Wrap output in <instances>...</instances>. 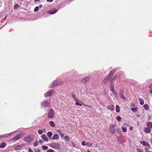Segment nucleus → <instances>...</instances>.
I'll return each instance as SVG.
<instances>
[{
	"instance_id": "obj_32",
	"label": "nucleus",
	"mask_w": 152,
	"mask_h": 152,
	"mask_svg": "<svg viewBox=\"0 0 152 152\" xmlns=\"http://www.w3.org/2000/svg\"><path fill=\"white\" fill-rule=\"evenodd\" d=\"M139 101H140V104L141 105H143L144 103V102L143 99H140Z\"/></svg>"
},
{
	"instance_id": "obj_49",
	"label": "nucleus",
	"mask_w": 152,
	"mask_h": 152,
	"mask_svg": "<svg viewBox=\"0 0 152 152\" xmlns=\"http://www.w3.org/2000/svg\"><path fill=\"white\" fill-rule=\"evenodd\" d=\"M60 135L61 137H63L64 136V134L63 133H61Z\"/></svg>"
},
{
	"instance_id": "obj_39",
	"label": "nucleus",
	"mask_w": 152,
	"mask_h": 152,
	"mask_svg": "<svg viewBox=\"0 0 152 152\" xmlns=\"http://www.w3.org/2000/svg\"><path fill=\"white\" fill-rule=\"evenodd\" d=\"M114 94H115V95H117V92L114 90H113L112 91H111Z\"/></svg>"
},
{
	"instance_id": "obj_48",
	"label": "nucleus",
	"mask_w": 152,
	"mask_h": 152,
	"mask_svg": "<svg viewBox=\"0 0 152 152\" xmlns=\"http://www.w3.org/2000/svg\"><path fill=\"white\" fill-rule=\"evenodd\" d=\"M145 151L147 152H149V151H148V148H147V147H146L145 148Z\"/></svg>"
},
{
	"instance_id": "obj_6",
	"label": "nucleus",
	"mask_w": 152,
	"mask_h": 152,
	"mask_svg": "<svg viewBox=\"0 0 152 152\" xmlns=\"http://www.w3.org/2000/svg\"><path fill=\"white\" fill-rule=\"evenodd\" d=\"M82 145L83 146L87 145L90 147H91L92 146V144L89 142L83 141L82 142Z\"/></svg>"
},
{
	"instance_id": "obj_9",
	"label": "nucleus",
	"mask_w": 152,
	"mask_h": 152,
	"mask_svg": "<svg viewBox=\"0 0 152 152\" xmlns=\"http://www.w3.org/2000/svg\"><path fill=\"white\" fill-rule=\"evenodd\" d=\"M140 143L142 144L143 145L145 146H148L149 147H150L149 144L148 142L144 141H141L140 142Z\"/></svg>"
},
{
	"instance_id": "obj_12",
	"label": "nucleus",
	"mask_w": 152,
	"mask_h": 152,
	"mask_svg": "<svg viewBox=\"0 0 152 152\" xmlns=\"http://www.w3.org/2000/svg\"><path fill=\"white\" fill-rule=\"evenodd\" d=\"M110 88L111 91L114 90V86L113 83V80H110Z\"/></svg>"
},
{
	"instance_id": "obj_2",
	"label": "nucleus",
	"mask_w": 152,
	"mask_h": 152,
	"mask_svg": "<svg viewBox=\"0 0 152 152\" xmlns=\"http://www.w3.org/2000/svg\"><path fill=\"white\" fill-rule=\"evenodd\" d=\"M54 115L53 110L51 109L49 111L48 114V117L49 118H52L53 117Z\"/></svg>"
},
{
	"instance_id": "obj_52",
	"label": "nucleus",
	"mask_w": 152,
	"mask_h": 152,
	"mask_svg": "<svg viewBox=\"0 0 152 152\" xmlns=\"http://www.w3.org/2000/svg\"><path fill=\"white\" fill-rule=\"evenodd\" d=\"M28 152H33V151L31 149L29 148L28 149Z\"/></svg>"
},
{
	"instance_id": "obj_37",
	"label": "nucleus",
	"mask_w": 152,
	"mask_h": 152,
	"mask_svg": "<svg viewBox=\"0 0 152 152\" xmlns=\"http://www.w3.org/2000/svg\"><path fill=\"white\" fill-rule=\"evenodd\" d=\"M122 130L124 132H126L127 131L126 129V128L122 127Z\"/></svg>"
},
{
	"instance_id": "obj_51",
	"label": "nucleus",
	"mask_w": 152,
	"mask_h": 152,
	"mask_svg": "<svg viewBox=\"0 0 152 152\" xmlns=\"http://www.w3.org/2000/svg\"><path fill=\"white\" fill-rule=\"evenodd\" d=\"M118 143H120L122 144V142H121V141L120 140H119L118 138Z\"/></svg>"
},
{
	"instance_id": "obj_62",
	"label": "nucleus",
	"mask_w": 152,
	"mask_h": 152,
	"mask_svg": "<svg viewBox=\"0 0 152 152\" xmlns=\"http://www.w3.org/2000/svg\"><path fill=\"white\" fill-rule=\"evenodd\" d=\"M151 143H152V142Z\"/></svg>"
},
{
	"instance_id": "obj_61",
	"label": "nucleus",
	"mask_w": 152,
	"mask_h": 152,
	"mask_svg": "<svg viewBox=\"0 0 152 152\" xmlns=\"http://www.w3.org/2000/svg\"><path fill=\"white\" fill-rule=\"evenodd\" d=\"M149 152H152V151H149Z\"/></svg>"
},
{
	"instance_id": "obj_60",
	"label": "nucleus",
	"mask_w": 152,
	"mask_h": 152,
	"mask_svg": "<svg viewBox=\"0 0 152 152\" xmlns=\"http://www.w3.org/2000/svg\"><path fill=\"white\" fill-rule=\"evenodd\" d=\"M132 128V126H131V127H130V129H131Z\"/></svg>"
},
{
	"instance_id": "obj_29",
	"label": "nucleus",
	"mask_w": 152,
	"mask_h": 152,
	"mask_svg": "<svg viewBox=\"0 0 152 152\" xmlns=\"http://www.w3.org/2000/svg\"><path fill=\"white\" fill-rule=\"evenodd\" d=\"M57 11L56 10H54L53 11H50L49 12V13L50 14H53L56 12Z\"/></svg>"
},
{
	"instance_id": "obj_34",
	"label": "nucleus",
	"mask_w": 152,
	"mask_h": 152,
	"mask_svg": "<svg viewBox=\"0 0 152 152\" xmlns=\"http://www.w3.org/2000/svg\"><path fill=\"white\" fill-rule=\"evenodd\" d=\"M117 120L119 121H121V118L119 116H118L117 117Z\"/></svg>"
},
{
	"instance_id": "obj_4",
	"label": "nucleus",
	"mask_w": 152,
	"mask_h": 152,
	"mask_svg": "<svg viewBox=\"0 0 152 152\" xmlns=\"http://www.w3.org/2000/svg\"><path fill=\"white\" fill-rule=\"evenodd\" d=\"M24 135L23 133H21L18 134L16 135L12 139V140L14 141H16L18 140L19 139L21 138Z\"/></svg>"
},
{
	"instance_id": "obj_31",
	"label": "nucleus",
	"mask_w": 152,
	"mask_h": 152,
	"mask_svg": "<svg viewBox=\"0 0 152 152\" xmlns=\"http://www.w3.org/2000/svg\"><path fill=\"white\" fill-rule=\"evenodd\" d=\"M42 148L44 150H46L48 148V147L46 146L43 145L42 147Z\"/></svg>"
},
{
	"instance_id": "obj_10",
	"label": "nucleus",
	"mask_w": 152,
	"mask_h": 152,
	"mask_svg": "<svg viewBox=\"0 0 152 152\" xmlns=\"http://www.w3.org/2000/svg\"><path fill=\"white\" fill-rule=\"evenodd\" d=\"M89 76H87L83 79L82 82L83 83H86L89 80Z\"/></svg>"
},
{
	"instance_id": "obj_18",
	"label": "nucleus",
	"mask_w": 152,
	"mask_h": 152,
	"mask_svg": "<svg viewBox=\"0 0 152 152\" xmlns=\"http://www.w3.org/2000/svg\"><path fill=\"white\" fill-rule=\"evenodd\" d=\"M147 125L150 129L152 128V123L150 122H148L147 123Z\"/></svg>"
},
{
	"instance_id": "obj_35",
	"label": "nucleus",
	"mask_w": 152,
	"mask_h": 152,
	"mask_svg": "<svg viewBox=\"0 0 152 152\" xmlns=\"http://www.w3.org/2000/svg\"><path fill=\"white\" fill-rule=\"evenodd\" d=\"M39 7H36L34 9V11L35 12H37L39 10Z\"/></svg>"
},
{
	"instance_id": "obj_27",
	"label": "nucleus",
	"mask_w": 152,
	"mask_h": 152,
	"mask_svg": "<svg viewBox=\"0 0 152 152\" xmlns=\"http://www.w3.org/2000/svg\"><path fill=\"white\" fill-rule=\"evenodd\" d=\"M49 124L52 127H54L55 126V124L54 122L52 121H50L49 122Z\"/></svg>"
},
{
	"instance_id": "obj_22",
	"label": "nucleus",
	"mask_w": 152,
	"mask_h": 152,
	"mask_svg": "<svg viewBox=\"0 0 152 152\" xmlns=\"http://www.w3.org/2000/svg\"><path fill=\"white\" fill-rule=\"evenodd\" d=\"M143 107L146 110H148L149 109V107L147 104H145L143 106Z\"/></svg>"
},
{
	"instance_id": "obj_44",
	"label": "nucleus",
	"mask_w": 152,
	"mask_h": 152,
	"mask_svg": "<svg viewBox=\"0 0 152 152\" xmlns=\"http://www.w3.org/2000/svg\"><path fill=\"white\" fill-rule=\"evenodd\" d=\"M65 138L67 140H69L70 139L69 136L67 135L65 137Z\"/></svg>"
},
{
	"instance_id": "obj_45",
	"label": "nucleus",
	"mask_w": 152,
	"mask_h": 152,
	"mask_svg": "<svg viewBox=\"0 0 152 152\" xmlns=\"http://www.w3.org/2000/svg\"><path fill=\"white\" fill-rule=\"evenodd\" d=\"M115 126V125H110V129H114L113 128Z\"/></svg>"
},
{
	"instance_id": "obj_1",
	"label": "nucleus",
	"mask_w": 152,
	"mask_h": 152,
	"mask_svg": "<svg viewBox=\"0 0 152 152\" xmlns=\"http://www.w3.org/2000/svg\"><path fill=\"white\" fill-rule=\"evenodd\" d=\"M34 139V136L33 134H30L28 136L26 137L24 139V141L27 142H30Z\"/></svg>"
},
{
	"instance_id": "obj_24",
	"label": "nucleus",
	"mask_w": 152,
	"mask_h": 152,
	"mask_svg": "<svg viewBox=\"0 0 152 152\" xmlns=\"http://www.w3.org/2000/svg\"><path fill=\"white\" fill-rule=\"evenodd\" d=\"M120 108L119 106L118 105H116V111L117 113H119L120 112Z\"/></svg>"
},
{
	"instance_id": "obj_11",
	"label": "nucleus",
	"mask_w": 152,
	"mask_h": 152,
	"mask_svg": "<svg viewBox=\"0 0 152 152\" xmlns=\"http://www.w3.org/2000/svg\"><path fill=\"white\" fill-rule=\"evenodd\" d=\"M12 133H11L0 135V138L8 137L10 136V135Z\"/></svg>"
},
{
	"instance_id": "obj_47",
	"label": "nucleus",
	"mask_w": 152,
	"mask_h": 152,
	"mask_svg": "<svg viewBox=\"0 0 152 152\" xmlns=\"http://www.w3.org/2000/svg\"><path fill=\"white\" fill-rule=\"evenodd\" d=\"M38 145L37 142H35L34 143V146L35 147Z\"/></svg>"
},
{
	"instance_id": "obj_43",
	"label": "nucleus",
	"mask_w": 152,
	"mask_h": 152,
	"mask_svg": "<svg viewBox=\"0 0 152 152\" xmlns=\"http://www.w3.org/2000/svg\"><path fill=\"white\" fill-rule=\"evenodd\" d=\"M35 152H40V150L39 149L37 148L34 150Z\"/></svg>"
},
{
	"instance_id": "obj_14",
	"label": "nucleus",
	"mask_w": 152,
	"mask_h": 152,
	"mask_svg": "<svg viewBox=\"0 0 152 152\" xmlns=\"http://www.w3.org/2000/svg\"><path fill=\"white\" fill-rule=\"evenodd\" d=\"M59 138V136L57 134H55L53 135L51 140H57Z\"/></svg>"
},
{
	"instance_id": "obj_33",
	"label": "nucleus",
	"mask_w": 152,
	"mask_h": 152,
	"mask_svg": "<svg viewBox=\"0 0 152 152\" xmlns=\"http://www.w3.org/2000/svg\"><path fill=\"white\" fill-rule=\"evenodd\" d=\"M43 131L41 129H39L38 130V133L39 134H41L43 133Z\"/></svg>"
},
{
	"instance_id": "obj_36",
	"label": "nucleus",
	"mask_w": 152,
	"mask_h": 152,
	"mask_svg": "<svg viewBox=\"0 0 152 152\" xmlns=\"http://www.w3.org/2000/svg\"><path fill=\"white\" fill-rule=\"evenodd\" d=\"M75 104L77 105H79L80 106H82V104H81L78 103V102H76L75 103Z\"/></svg>"
},
{
	"instance_id": "obj_7",
	"label": "nucleus",
	"mask_w": 152,
	"mask_h": 152,
	"mask_svg": "<svg viewBox=\"0 0 152 152\" xmlns=\"http://www.w3.org/2000/svg\"><path fill=\"white\" fill-rule=\"evenodd\" d=\"M119 95L120 97L121 98L124 99V91L123 90H121L120 91Z\"/></svg>"
},
{
	"instance_id": "obj_25",
	"label": "nucleus",
	"mask_w": 152,
	"mask_h": 152,
	"mask_svg": "<svg viewBox=\"0 0 152 152\" xmlns=\"http://www.w3.org/2000/svg\"><path fill=\"white\" fill-rule=\"evenodd\" d=\"M71 95L73 98H74V100L76 102H78L77 99L75 98H76V95L75 94H72Z\"/></svg>"
},
{
	"instance_id": "obj_57",
	"label": "nucleus",
	"mask_w": 152,
	"mask_h": 152,
	"mask_svg": "<svg viewBox=\"0 0 152 152\" xmlns=\"http://www.w3.org/2000/svg\"><path fill=\"white\" fill-rule=\"evenodd\" d=\"M118 132L119 134H120L121 133V131H118Z\"/></svg>"
},
{
	"instance_id": "obj_16",
	"label": "nucleus",
	"mask_w": 152,
	"mask_h": 152,
	"mask_svg": "<svg viewBox=\"0 0 152 152\" xmlns=\"http://www.w3.org/2000/svg\"><path fill=\"white\" fill-rule=\"evenodd\" d=\"M6 143L3 142L1 143L0 144V148H4L6 146Z\"/></svg>"
},
{
	"instance_id": "obj_42",
	"label": "nucleus",
	"mask_w": 152,
	"mask_h": 152,
	"mask_svg": "<svg viewBox=\"0 0 152 152\" xmlns=\"http://www.w3.org/2000/svg\"><path fill=\"white\" fill-rule=\"evenodd\" d=\"M149 88L150 89L149 90V92L151 93L152 94V86H149Z\"/></svg>"
},
{
	"instance_id": "obj_26",
	"label": "nucleus",
	"mask_w": 152,
	"mask_h": 152,
	"mask_svg": "<svg viewBox=\"0 0 152 152\" xmlns=\"http://www.w3.org/2000/svg\"><path fill=\"white\" fill-rule=\"evenodd\" d=\"M110 76H109V77H106L104 80L103 82L104 83H106L107 81H108L109 80V77Z\"/></svg>"
},
{
	"instance_id": "obj_58",
	"label": "nucleus",
	"mask_w": 152,
	"mask_h": 152,
	"mask_svg": "<svg viewBox=\"0 0 152 152\" xmlns=\"http://www.w3.org/2000/svg\"><path fill=\"white\" fill-rule=\"evenodd\" d=\"M34 0L35 2H37V1H39L40 0Z\"/></svg>"
},
{
	"instance_id": "obj_50",
	"label": "nucleus",
	"mask_w": 152,
	"mask_h": 152,
	"mask_svg": "<svg viewBox=\"0 0 152 152\" xmlns=\"http://www.w3.org/2000/svg\"><path fill=\"white\" fill-rule=\"evenodd\" d=\"M57 132L59 133L60 134L61 133V132L60 130H58L57 131Z\"/></svg>"
},
{
	"instance_id": "obj_19",
	"label": "nucleus",
	"mask_w": 152,
	"mask_h": 152,
	"mask_svg": "<svg viewBox=\"0 0 152 152\" xmlns=\"http://www.w3.org/2000/svg\"><path fill=\"white\" fill-rule=\"evenodd\" d=\"M47 134L48 136L49 137L50 139H51L52 138L51 137L52 135V133L50 132H49L47 133Z\"/></svg>"
},
{
	"instance_id": "obj_20",
	"label": "nucleus",
	"mask_w": 152,
	"mask_h": 152,
	"mask_svg": "<svg viewBox=\"0 0 152 152\" xmlns=\"http://www.w3.org/2000/svg\"><path fill=\"white\" fill-rule=\"evenodd\" d=\"M115 72V70L114 69H113L111 72L109 74V76H112Z\"/></svg>"
},
{
	"instance_id": "obj_3",
	"label": "nucleus",
	"mask_w": 152,
	"mask_h": 152,
	"mask_svg": "<svg viewBox=\"0 0 152 152\" xmlns=\"http://www.w3.org/2000/svg\"><path fill=\"white\" fill-rule=\"evenodd\" d=\"M50 145L51 148L56 149H58L60 148L59 145L56 143L53 142L51 143Z\"/></svg>"
},
{
	"instance_id": "obj_13",
	"label": "nucleus",
	"mask_w": 152,
	"mask_h": 152,
	"mask_svg": "<svg viewBox=\"0 0 152 152\" xmlns=\"http://www.w3.org/2000/svg\"><path fill=\"white\" fill-rule=\"evenodd\" d=\"M150 129V128L148 127L145 128L144 129V131L145 133H149L151 132V130Z\"/></svg>"
},
{
	"instance_id": "obj_56",
	"label": "nucleus",
	"mask_w": 152,
	"mask_h": 152,
	"mask_svg": "<svg viewBox=\"0 0 152 152\" xmlns=\"http://www.w3.org/2000/svg\"><path fill=\"white\" fill-rule=\"evenodd\" d=\"M72 145H73V146L74 147H75V145H74V143H73V142H72Z\"/></svg>"
},
{
	"instance_id": "obj_53",
	"label": "nucleus",
	"mask_w": 152,
	"mask_h": 152,
	"mask_svg": "<svg viewBox=\"0 0 152 152\" xmlns=\"http://www.w3.org/2000/svg\"><path fill=\"white\" fill-rule=\"evenodd\" d=\"M135 104L134 103H132L131 104V106L132 107H134L135 106Z\"/></svg>"
},
{
	"instance_id": "obj_41",
	"label": "nucleus",
	"mask_w": 152,
	"mask_h": 152,
	"mask_svg": "<svg viewBox=\"0 0 152 152\" xmlns=\"http://www.w3.org/2000/svg\"><path fill=\"white\" fill-rule=\"evenodd\" d=\"M47 152H54V151L53 150L50 149L48 150L47 151Z\"/></svg>"
},
{
	"instance_id": "obj_23",
	"label": "nucleus",
	"mask_w": 152,
	"mask_h": 152,
	"mask_svg": "<svg viewBox=\"0 0 152 152\" xmlns=\"http://www.w3.org/2000/svg\"><path fill=\"white\" fill-rule=\"evenodd\" d=\"M15 150H20L22 148L20 145H18L16 146L15 148Z\"/></svg>"
},
{
	"instance_id": "obj_21",
	"label": "nucleus",
	"mask_w": 152,
	"mask_h": 152,
	"mask_svg": "<svg viewBox=\"0 0 152 152\" xmlns=\"http://www.w3.org/2000/svg\"><path fill=\"white\" fill-rule=\"evenodd\" d=\"M137 107H134L131 108V110L133 112H135L137 111Z\"/></svg>"
},
{
	"instance_id": "obj_46",
	"label": "nucleus",
	"mask_w": 152,
	"mask_h": 152,
	"mask_svg": "<svg viewBox=\"0 0 152 152\" xmlns=\"http://www.w3.org/2000/svg\"><path fill=\"white\" fill-rule=\"evenodd\" d=\"M19 6V5L18 4H16V5H15L14 6V9H16Z\"/></svg>"
},
{
	"instance_id": "obj_17",
	"label": "nucleus",
	"mask_w": 152,
	"mask_h": 152,
	"mask_svg": "<svg viewBox=\"0 0 152 152\" xmlns=\"http://www.w3.org/2000/svg\"><path fill=\"white\" fill-rule=\"evenodd\" d=\"M107 108L108 109L110 110H113L114 109V107L113 105H110L109 106H108L107 107Z\"/></svg>"
},
{
	"instance_id": "obj_40",
	"label": "nucleus",
	"mask_w": 152,
	"mask_h": 152,
	"mask_svg": "<svg viewBox=\"0 0 152 152\" xmlns=\"http://www.w3.org/2000/svg\"><path fill=\"white\" fill-rule=\"evenodd\" d=\"M114 94H115V95H117V92L114 90H113L112 91H111Z\"/></svg>"
},
{
	"instance_id": "obj_55",
	"label": "nucleus",
	"mask_w": 152,
	"mask_h": 152,
	"mask_svg": "<svg viewBox=\"0 0 152 152\" xmlns=\"http://www.w3.org/2000/svg\"><path fill=\"white\" fill-rule=\"evenodd\" d=\"M43 142L41 140H39V142L40 143H43Z\"/></svg>"
},
{
	"instance_id": "obj_30",
	"label": "nucleus",
	"mask_w": 152,
	"mask_h": 152,
	"mask_svg": "<svg viewBox=\"0 0 152 152\" xmlns=\"http://www.w3.org/2000/svg\"><path fill=\"white\" fill-rule=\"evenodd\" d=\"M51 85H52V86H50V88L53 87L56 85V84H55V82H53L52 83Z\"/></svg>"
},
{
	"instance_id": "obj_38",
	"label": "nucleus",
	"mask_w": 152,
	"mask_h": 152,
	"mask_svg": "<svg viewBox=\"0 0 152 152\" xmlns=\"http://www.w3.org/2000/svg\"><path fill=\"white\" fill-rule=\"evenodd\" d=\"M137 150L138 152H143V150L139 148H137Z\"/></svg>"
},
{
	"instance_id": "obj_8",
	"label": "nucleus",
	"mask_w": 152,
	"mask_h": 152,
	"mask_svg": "<svg viewBox=\"0 0 152 152\" xmlns=\"http://www.w3.org/2000/svg\"><path fill=\"white\" fill-rule=\"evenodd\" d=\"M52 90H50L47 92L44 95L45 96V97H47L48 96H50L52 94Z\"/></svg>"
},
{
	"instance_id": "obj_5",
	"label": "nucleus",
	"mask_w": 152,
	"mask_h": 152,
	"mask_svg": "<svg viewBox=\"0 0 152 152\" xmlns=\"http://www.w3.org/2000/svg\"><path fill=\"white\" fill-rule=\"evenodd\" d=\"M41 104L42 107H48L49 106V103L47 101H44L41 102Z\"/></svg>"
},
{
	"instance_id": "obj_28",
	"label": "nucleus",
	"mask_w": 152,
	"mask_h": 152,
	"mask_svg": "<svg viewBox=\"0 0 152 152\" xmlns=\"http://www.w3.org/2000/svg\"><path fill=\"white\" fill-rule=\"evenodd\" d=\"M110 132L113 134L115 133V130L114 129H110Z\"/></svg>"
},
{
	"instance_id": "obj_54",
	"label": "nucleus",
	"mask_w": 152,
	"mask_h": 152,
	"mask_svg": "<svg viewBox=\"0 0 152 152\" xmlns=\"http://www.w3.org/2000/svg\"><path fill=\"white\" fill-rule=\"evenodd\" d=\"M53 0H47L48 2H51L53 1Z\"/></svg>"
},
{
	"instance_id": "obj_59",
	"label": "nucleus",
	"mask_w": 152,
	"mask_h": 152,
	"mask_svg": "<svg viewBox=\"0 0 152 152\" xmlns=\"http://www.w3.org/2000/svg\"><path fill=\"white\" fill-rule=\"evenodd\" d=\"M39 7H40V8H41L42 7V5H40L39 6Z\"/></svg>"
},
{
	"instance_id": "obj_15",
	"label": "nucleus",
	"mask_w": 152,
	"mask_h": 152,
	"mask_svg": "<svg viewBox=\"0 0 152 152\" xmlns=\"http://www.w3.org/2000/svg\"><path fill=\"white\" fill-rule=\"evenodd\" d=\"M41 137L42 139L45 142H48V139L47 138L46 135L45 134H43L41 136Z\"/></svg>"
}]
</instances>
